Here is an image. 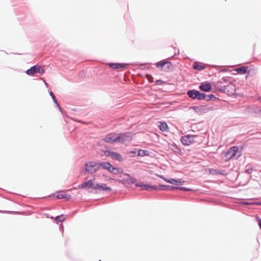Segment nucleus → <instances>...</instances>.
Returning a JSON list of instances; mask_svg holds the SVG:
<instances>
[{"label":"nucleus","instance_id":"58836bf2","mask_svg":"<svg viewBox=\"0 0 261 261\" xmlns=\"http://www.w3.org/2000/svg\"><path fill=\"white\" fill-rule=\"evenodd\" d=\"M56 195H57V193L56 192L55 193H51V194H50V195H49L48 196H44V197H38V198H37V199H41V198H47L48 197H51V198H53V199H56Z\"/></svg>","mask_w":261,"mask_h":261},{"label":"nucleus","instance_id":"4d7b16f0","mask_svg":"<svg viewBox=\"0 0 261 261\" xmlns=\"http://www.w3.org/2000/svg\"><path fill=\"white\" fill-rule=\"evenodd\" d=\"M258 99L259 100V101H260V102L261 103V96H259L258 98Z\"/></svg>","mask_w":261,"mask_h":261},{"label":"nucleus","instance_id":"aec40b11","mask_svg":"<svg viewBox=\"0 0 261 261\" xmlns=\"http://www.w3.org/2000/svg\"><path fill=\"white\" fill-rule=\"evenodd\" d=\"M232 71H233L234 72H236V73H233L234 74H239L240 75L245 74L247 72V66H242L241 67L236 68L233 70H229V72H231Z\"/></svg>","mask_w":261,"mask_h":261},{"label":"nucleus","instance_id":"37998d69","mask_svg":"<svg viewBox=\"0 0 261 261\" xmlns=\"http://www.w3.org/2000/svg\"><path fill=\"white\" fill-rule=\"evenodd\" d=\"M247 146V144L246 143H243L239 146V153H242V151Z\"/></svg>","mask_w":261,"mask_h":261},{"label":"nucleus","instance_id":"b1692460","mask_svg":"<svg viewBox=\"0 0 261 261\" xmlns=\"http://www.w3.org/2000/svg\"><path fill=\"white\" fill-rule=\"evenodd\" d=\"M161 191H174L176 190V186L161 184Z\"/></svg>","mask_w":261,"mask_h":261},{"label":"nucleus","instance_id":"2eb2a0df","mask_svg":"<svg viewBox=\"0 0 261 261\" xmlns=\"http://www.w3.org/2000/svg\"><path fill=\"white\" fill-rule=\"evenodd\" d=\"M190 110H193L198 115H202L212 110V108H205L203 105L198 106H192L189 107Z\"/></svg>","mask_w":261,"mask_h":261},{"label":"nucleus","instance_id":"6e6d98bb","mask_svg":"<svg viewBox=\"0 0 261 261\" xmlns=\"http://www.w3.org/2000/svg\"><path fill=\"white\" fill-rule=\"evenodd\" d=\"M171 144H172V143H170V142H167V144H168V146H169H169H170V147H172V146H171Z\"/></svg>","mask_w":261,"mask_h":261},{"label":"nucleus","instance_id":"5fc2aeb1","mask_svg":"<svg viewBox=\"0 0 261 261\" xmlns=\"http://www.w3.org/2000/svg\"><path fill=\"white\" fill-rule=\"evenodd\" d=\"M73 120L74 121H77V122H82V120H79L77 119H74L73 118Z\"/></svg>","mask_w":261,"mask_h":261},{"label":"nucleus","instance_id":"4468645a","mask_svg":"<svg viewBox=\"0 0 261 261\" xmlns=\"http://www.w3.org/2000/svg\"><path fill=\"white\" fill-rule=\"evenodd\" d=\"M198 86V89L203 93H210L211 92H214L213 91V87L216 83H200Z\"/></svg>","mask_w":261,"mask_h":261},{"label":"nucleus","instance_id":"c85d7f7f","mask_svg":"<svg viewBox=\"0 0 261 261\" xmlns=\"http://www.w3.org/2000/svg\"><path fill=\"white\" fill-rule=\"evenodd\" d=\"M105 149H101L100 151L105 154L106 156L110 157L111 158L114 151L110 149L107 145L105 146Z\"/></svg>","mask_w":261,"mask_h":261},{"label":"nucleus","instance_id":"c9c22d12","mask_svg":"<svg viewBox=\"0 0 261 261\" xmlns=\"http://www.w3.org/2000/svg\"><path fill=\"white\" fill-rule=\"evenodd\" d=\"M48 92L49 95L51 96L54 103L58 101V100H57L55 95L53 93V91L51 90V88H49V89H48Z\"/></svg>","mask_w":261,"mask_h":261},{"label":"nucleus","instance_id":"864d4df0","mask_svg":"<svg viewBox=\"0 0 261 261\" xmlns=\"http://www.w3.org/2000/svg\"><path fill=\"white\" fill-rule=\"evenodd\" d=\"M44 83V85H45L46 87L48 89H49V88H51L49 87V83Z\"/></svg>","mask_w":261,"mask_h":261},{"label":"nucleus","instance_id":"3c124183","mask_svg":"<svg viewBox=\"0 0 261 261\" xmlns=\"http://www.w3.org/2000/svg\"><path fill=\"white\" fill-rule=\"evenodd\" d=\"M81 186V184L77 186L76 187H73L72 188V190H78V189H82V188H80V186Z\"/></svg>","mask_w":261,"mask_h":261},{"label":"nucleus","instance_id":"ea45409f","mask_svg":"<svg viewBox=\"0 0 261 261\" xmlns=\"http://www.w3.org/2000/svg\"><path fill=\"white\" fill-rule=\"evenodd\" d=\"M246 203L249 205H261V201L257 202H247Z\"/></svg>","mask_w":261,"mask_h":261},{"label":"nucleus","instance_id":"cd10ccee","mask_svg":"<svg viewBox=\"0 0 261 261\" xmlns=\"http://www.w3.org/2000/svg\"><path fill=\"white\" fill-rule=\"evenodd\" d=\"M54 222L56 224H59L60 222H64L66 219L65 215L61 214L54 217Z\"/></svg>","mask_w":261,"mask_h":261},{"label":"nucleus","instance_id":"39448f33","mask_svg":"<svg viewBox=\"0 0 261 261\" xmlns=\"http://www.w3.org/2000/svg\"><path fill=\"white\" fill-rule=\"evenodd\" d=\"M126 154L129 158H135L136 156L143 157L149 156L150 152L146 149L133 148L131 150L127 151Z\"/></svg>","mask_w":261,"mask_h":261},{"label":"nucleus","instance_id":"de8ad7c7","mask_svg":"<svg viewBox=\"0 0 261 261\" xmlns=\"http://www.w3.org/2000/svg\"><path fill=\"white\" fill-rule=\"evenodd\" d=\"M102 176L105 177L107 180H115V178L108 176L106 174H103Z\"/></svg>","mask_w":261,"mask_h":261},{"label":"nucleus","instance_id":"a19ab883","mask_svg":"<svg viewBox=\"0 0 261 261\" xmlns=\"http://www.w3.org/2000/svg\"><path fill=\"white\" fill-rule=\"evenodd\" d=\"M63 199L69 201L71 199V195L69 194H64Z\"/></svg>","mask_w":261,"mask_h":261},{"label":"nucleus","instance_id":"c03bdc74","mask_svg":"<svg viewBox=\"0 0 261 261\" xmlns=\"http://www.w3.org/2000/svg\"><path fill=\"white\" fill-rule=\"evenodd\" d=\"M223 82H234L233 81L231 80L230 79V77L229 76H223L222 77Z\"/></svg>","mask_w":261,"mask_h":261},{"label":"nucleus","instance_id":"9d476101","mask_svg":"<svg viewBox=\"0 0 261 261\" xmlns=\"http://www.w3.org/2000/svg\"><path fill=\"white\" fill-rule=\"evenodd\" d=\"M156 175L160 178L164 180L165 181L175 186H182L184 184L185 181L182 178H166L163 175L156 174Z\"/></svg>","mask_w":261,"mask_h":261},{"label":"nucleus","instance_id":"e2e57ef3","mask_svg":"<svg viewBox=\"0 0 261 261\" xmlns=\"http://www.w3.org/2000/svg\"><path fill=\"white\" fill-rule=\"evenodd\" d=\"M251 177H252V175H251V176H250V179H251Z\"/></svg>","mask_w":261,"mask_h":261},{"label":"nucleus","instance_id":"0eeeda50","mask_svg":"<svg viewBox=\"0 0 261 261\" xmlns=\"http://www.w3.org/2000/svg\"><path fill=\"white\" fill-rule=\"evenodd\" d=\"M44 72V70L42 66L36 64L25 71V73L28 75L39 76Z\"/></svg>","mask_w":261,"mask_h":261},{"label":"nucleus","instance_id":"a18cd8bd","mask_svg":"<svg viewBox=\"0 0 261 261\" xmlns=\"http://www.w3.org/2000/svg\"><path fill=\"white\" fill-rule=\"evenodd\" d=\"M156 85H172L175 87V84L174 83H155Z\"/></svg>","mask_w":261,"mask_h":261},{"label":"nucleus","instance_id":"603ef678","mask_svg":"<svg viewBox=\"0 0 261 261\" xmlns=\"http://www.w3.org/2000/svg\"><path fill=\"white\" fill-rule=\"evenodd\" d=\"M44 215L46 216V218H50V219H53L54 218V217L52 216H50L49 214H47V213H45L44 214Z\"/></svg>","mask_w":261,"mask_h":261},{"label":"nucleus","instance_id":"8fccbe9b","mask_svg":"<svg viewBox=\"0 0 261 261\" xmlns=\"http://www.w3.org/2000/svg\"><path fill=\"white\" fill-rule=\"evenodd\" d=\"M183 80L182 76L180 74H179V76L177 77L176 81L175 82H182Z\"/></svg>","mask_w":261,"mask_h":261},{"label":"nucleus","instance_id":"423d86ee","mask_svg":"<svg viewBox=\"0 0 261 261\" xmlns=\"http://www.w3.org/2000/svg\"><path fill=\"white\" fill-rule=\"evenodd\" d=\"M123 175L126 177H124L122 179H117L116 181L124 186H126V185L130 186L134 185L135 186L137 181V178L132 177L131 175L128 173H123Z\"/></svg>","mask_w":261,"mask_h":261},{"label":"nucleus","instance_id":"bf43d9fd","mask_svg":"<svg viewBox=\"0 0 261 261\" xmlns=\"http://www.w3.org/2000/svg\"><path fill=\"white\" fill-rule=\"evenodd\" d=\"M139 84H140L141 85H142L144 83L141 82V83H137Z\"/></svg>","mask_w":261,"mask_h":261},{"label":"nucleus","instance_id":"6ab92c4d","mask_svg":"<svg viewBox=\"0 0 261 261\" xmlns=\"http://www.w3.org/2000/svg\"><path fill=\"white\" fill-rule=\"evenodd\" d=\"M107 65L113 69H118L120 68H126L127 64L121 63H108Z\"/></svg>","mask_w":261,"mask_h":261},{"label":"nucleus","instance_id":"9b49d317","mask_svg":"<svg viewBox=\"0 0 261 261\" xmlns=\"http://www.w3.org/2000/svg\"><path fill=\"white\" fill-rule=\"evenodd\" d=\"M105 170L114 175L124 173L122 168L114 166L109 161H106Z\"/></svg>","mask_w":261,"mask_h":261},{"label":"nucleus","instance_id":"bb28decb","mask_svg":"<svg viewBox=\"0 0 261 261\" xmlns=\"http://www.w3.org/2000/svg\"><path fill=\"white\" fill-rule=\"evenodd\" d=\"M111 159L119 162H122L123 161L122 155L120 153L114 151L112 155Z\"/></svg>","mask_w":261,"mask_h":261},{"label":"nucleus","instance_id":"6e6552de","mask_svg":"<svg viewBox=\"0 0 261 261\" xmlns=\"http://www.w3.org/2000/svg\"><path fill=\"white\" fill-rule=\"evenodd\" d=\"M187 95L192 100L201 101L203 100L204 93L196 89L188 90L187 92Z\"/></svg>","mask_w":261,"mask_h":261},{"label":"nucleus","instance_id":"09e8293b","mask_svg":"<svg viewBox=\"0 0 261 261\" xmlns=\"http://www.w3.org/2000/svg\"><path fill=\"white\" fill-rule=\"evenodd\" d=\"M59 229L60 231H61L62 232V235H63V232H64V225L61 223L59 225Z\"/></svg>","mask_w":261,"mask_h":261},{"label":"nucleus","instance_id":"4c0bfd02","mask_svg":"<svg viewBox=\"0 0 261 261\" xmlns=\"http://www.w3.org/2000/svg\"><path fill=\"white\" fill-rule=\"evenodd\" d=\"M57 195H56V199H62L63 198V192L61 190L56 191Z\"/></svg>","mask_w":261,"mask_h":261},{"label":"nucleus","instance_id":"393cba45","mask_svg":"<svg viewBox=\"0 0 261 261\" xmlns=\"http://www.w3.org/2000/svg\"><path fill=\"white\" fill-rule=\"evenodd\" d=\"M138 75L141 76L142 77L144 78V77H146L148 82H154L153 77L151 75L149 74H147L145 72H142L141 73H138ZM155 82H164L163 80L161 79H158L155 81Z\"/></svg>","mask_w":261,"mask_h":261},{"label":"nucleus","instance_id":"5701e85b","mask_svg":"<svg viewBox=\"0 0 261 261\" xmlns=\"http://www.w3.org/2000/svg\"><path fill=\"white\" fill-rule=\"evenodd\" d=\"M158 123V126L161 131L163 132H168L169 131V127L165 121H159Z\"/></svg>","mask_w":261,"mask_h":261},{"label":"nucleus","instance_id":"49530a36","mask_svg":"<svg viewBox=\"0 0 261 261\" xmlns=\"http://www.w3.org/2000/svg\"><path fill=\"white\" fill-rule=\"evenodd\" d=\"M86 72L84 70H82L79 72V76L80 77H85L86 76Z\"/></svg>","mask_w":261,"mask_h":261},{"label":"nucleus","instance_id":"a878e982","mask_svg":"<svg viewBox=\"0 0 261 261\" xmlns=\"http://www.w3.org/2000/svg\"><path fill=\"white\" fill-rule=\"evenodd\" d=\"M171 146L172 147L169 146V148L171 149L174 153H178L180 155L182 154V152L179 147L174 142H173Z\"/></svg>","mask_w":261,"mask_h":261},{"label":"nucleus","instance_id":"680f3d73","mask_svg":"<svg viewBox=\"0 0 261 261\" xmlns=\"http://www.w3.org/2000/svg\"><path fill=\"white\" fill-rule=\"evenodd\" d=\"M73 111H75V109H73Z\"/></svg>","mask_w":261,"mask_h":261},{"label":"nucleus","instance_id":"2f4dec72","mask_svg":"<svg viewBox=\"0 0 261 261\" xmlns=\"http://www.w3.org/2000/svg\"><path fill=\"white\" fill-rule=\"evenodd\" d=\"M1 213L3 214H15L17 215H23L24 212H20V211H4L0 210Z\"/></svg>","mask_w":261,"mask_h":261},{"label":"nucleus","instance_id":"052dcab7","mask_svg":"<svg viewBox=\"0 0 261 261\" xmlns=\"http://www.w3.org/2000/svg\"><path fill=\"white\" fill-rule=\"evenodd\" d=\"M76 212H77V211H75L74 212L73 214H75Z\"/></svg>","mask_w":261,"mask_h":261},{"label":"nucleus","instance_id":"f257e3e1","mask_svg":"<svg viewBox=\"0 0 261 261\" xmlns=\"http://www.w3.org/2000/svg\"><path fill=\"white\" fill-rule=\"evenodd\" d=\"M133 133L132 132H125L123 133H116L114 132L107 134L103 140L111 144L116 143H124L125 141L132 140Z\"/></svg>","mask_w":261,"mask_h":261},{"label":"nucleus","instance_id":"13d9d810","mask_svg":"<svg viewBox=\"0 0 261 261\" xmlns=\"http://www.w3.org/2000/svg\"><path fill=\"white\" fill-rule=\"evenodd\" d=\"M250 181V179H249L246 182V183L244 184V185H246Z\"/></svg>","mask_w":261,"mask_h":261},{"label":"nucleus","instance_id":"e433bc0d","mask_svg":"<svg viewBox=\"0 0 261 261\" xmlns=\"http://www.w3.org/2000/svg\"><path fill=\"white\" fill-rule=\"evenodd\" d=\"M249 166V165H247L246 166V169H245V171H244V173L248 174L252 173V172L254 169V168L252 166L250 167Z\"/></svg>","mask_w":261,"mask_h":261},{"label":"nucleus","instance_id":"7c9ffc66","mask_svg":"<svg viewBox=\"0 0 261 261\" xmlns=\"http://www.w3.org/2000/svg\"><path fill=\"white\" fill-rule=\"evenodd\" d=\"M193 68L195 70L201 71L204 69L205 67L202 65L200 64L198 62H195L193 65Z\"/></svg>","mask_w":261,"mask_h":261},{"label":"nucleus","instance_id":"1a4fd4ad","mask_svg":"<svg viewBox=\"0 0 261 261\" xmlns=\"http://www.w3.org/2000/svg\"><path fill=\"white\" fill-rule=\"evenodd\" d=\"M196 135L187 134L181 137L180 142L184 146H189L197 141L195 140V138L197 137Z\"/></svg>","mask_w":261,"mask_h":261},{"label":"nucleus","instance_id":"79ce46f5","mask_svg":"<svg viewBox=\"0 0 261 261\" xmlns=\"http://www.w3.org/2000/svg\"><path fill=\"white\" fill-rule=\"evenodd\" d=\"M255 220L258 224L259 228L261 230V218L259 216H256L255 217Z\"/></svg>","mask_w":261,"mask_h":261},{"label":"nucleus","instance_id":"f3484780","mask_svg":"<svg viewBox=\"0 0 261 261\" xmlns=\"http://www.w3.org/2000/svg\"><path fill=\"white\" fill-rule=\"evenodd\" d=\"M206 171L208 174L213 175H221L223 176H226L228 174V173L226 172V171L225 170H220L211 168H206Z\"/></svg>","mask_w":261,"mask_h":261},{"label":"nucleus","instance_id":"7ed1b4c3","mask_svg":"<svg viewBox=\"0 0 261 261\" xmlns=\"http://www.w3.org/2000/svg\"><path fill=\"white\" fill-rule=\"evenodd\" d=\"M219 83H216V84L214 85V88L216 90L221 93H226L227 96L234 98L244 96L243 93H239L236 91V85L233 84L234 83H229L228 85H224L223 86H219Z\"/></svg>","mask_w":261,"mask_h":261},{"label":"nucleus","instance_id":"a211bd4d","mask_svg":"<svg viewBox=\"0 0 261 261\" xmlns=\"http://www.w3.org/2000/svg\"><path fill=\"white\" fill-rule=\"evenodd\" d=\"M95 190L107 192H111L112 191V188L107 186L106 184L99 182L95 183Z\"/></svg>","mask_w":261,"mask_h":261},{"label":"nucleus","instance_id":"dca6fc26","mask_svg":"<svg viewBox=\"0 0 261 261\" xmlns=\"http://www.w3.org/2000/svg\"><path fill=\"white\" fill-rule=\"evenodd\" d=\"M207 102L217 101L221 102L222 100L219 97V94L217 93L216 94L213 93L206 94L204 93L203 100Z\"/></svg>","mask_w":261,"mask_h":261},{"label":"nucleus","instance_id":"412c9836","mask_svg":"<svg viewBox=\"0 0 261 261\" xmlns=\"http://www.w3.org/2000/svg\"><path fill=\"white\" fill-rule=\"evenodd\" d=\"M250 113L255 114L256 116H261V107L256 106H253L248 109Z\"/></svg>","mask_w":261,"mask_h":261},{"label":"nucleus","instance_id":"72a5a7b5","mask_svg":"<svg viewBox=\"0 0 261 261\" xmlns=\"http://www.w3.org/2000/svg\"><path fill=\"white\" fill-rule=\"evenodd\" d=\"M54 103L55 105V107L58 108V109L59 110V111L62 114V115L63 116H65L66 112L62 108L59 102L58 101H57V102H55Z\"/></svg>","mask_w":261,"mask_h":261},{"label":"nucleus","instance_id":"ddd939ff","mask_svg":"<svg viewBox=\"0 0 261 261\" xmlns=\"http://www.w3.org/2000/svg\"><path fill=\"white\" fill-rule=\"evenodd\" d=\"M95 178H91L83 182L81 184L80 188H82V189L86 190L89 192H92L90 190L94 189L95 187V183L94 182Z\"/></svg>","mask_w":261,"mask_h":261},{"label":"nucleus","instance_id":"4be33fe9","mask_svg":"<svg viewBox=\"0 0 261 261\" xmlns=\"http://www.w3.org/2000/svg\"><path fill=\"white\" fill-rule=\"evenodd\" d=\"M149 183H147V182L145 183L144 182H143L142 181H138V180H137L136 182V184H135V187L140 188V189L141 191H144V190L148 191L149 190Z\"/></svg>","mask_w":261,"mask_h":261},{"label":"nucleus","instance_id":"473e14b6","mask_svg":"<svg viewBox=\"0 0 261 261\" xmlns=\"http://www.w3.org/2000/svg\"><path fill=\"white\" fill-rule=\"evenodd\" d=\"M161 184L158 185H152L149 184L148 191H161Z\"/></svg>","mask_w":261,"mask_h":261},{"label":"nucleus","instance_id":"c756f323","mask_svg":"<svg viewBox=\"0 0 261 261\" xmlns=\"http://www.w3.org/2000/svg\"><path fill=\"white\" fill-rule=\"evenodd\" d=\"M256 72L257 70L255 68L251 67L249 68V66H247V75L246 76V77L248 76H253L255 75Z\"/></svg>","mask_w":261,"mask_h":261},{"label":"nucleus","instance_id":"f03ea898","mask_svg":"<svg viewBox=\"0 0 261 261\" xmlns=\"http://www.w3.org/2000/svg\"><path fill=\"white\" fill-rule=\"evenodd\" d=\"M106 161L98 162L88 161L86 162L84 164V168L80 169V173L82 175L87 174H92L96 173L100 169L105 170Z\"/></svg>","mask_w":261,"mask_h":261},{"label":"nucleus","instance_id":"f704fd0d","mask_svg":"<svg viewBox=\"0 0 261 261\" xmlns=\"http://www.w3.org/2000/svg\"><path fill=\"white\" fill-rule=\"evenodd\" d=\"M180 190L181 191H185V192L193 191V189H192L191 188H189L181 186H176V190Z\"/></svg>","mask_w":261,"mask_h":261},{"label":"nucleus","instance_id":"f8f14e48","mask_svg":"<svg viewBox=\"0 0 261 261\" xmlns=\"http://www.w3.org/2000/svg\"><path fill=\"white\" fill-rule=\"evenodd\" d=\"M155 65L157 68L164 69L166 71H169L173 67L172 63L170 61H167L166 59L156 62Z\"/></svg>","mask_w":261,"mask_h":261},{"label":"nucleus","instance_id":"20e7f679","mask_svg":"<svg viewBox=\"0 0 261 261\" xmlns=\"http://www.w3.org/2000/svg\"><path fill=\"white\" fill-rule=\"evenodd\" d=\"M238 146H232L229 147L226 151H223L221 153L223 160L225 161H228L231 159H238L241 155L242 153H239Z\"/></svg>","mask_w":261,"mask_h":261}]
</instances>
